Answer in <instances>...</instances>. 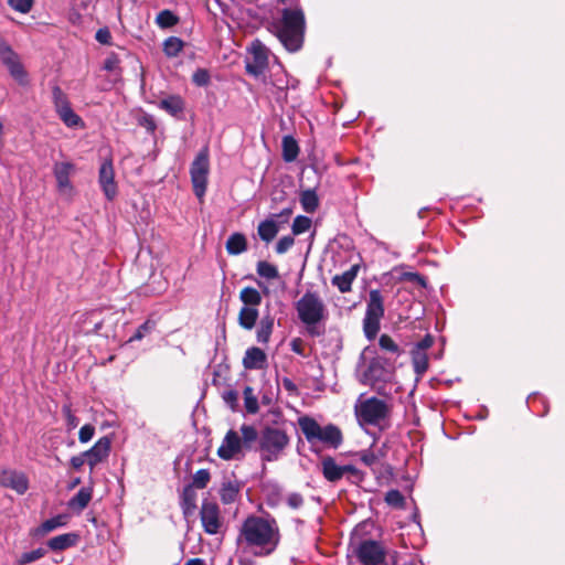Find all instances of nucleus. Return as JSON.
<instances>
[{"label":"nucleus","mask_w":565,"mask_h":565,"mask_svg":"<svg viewBox=\"0 0 565 565\" xmlns=\"http://www.w3.org/2000/svg\"><path fill=\"white\" fill-rule=\"evenodd\" d=\"M311 227V220L308 216L298 215L295 217L291 231L294 235L306 233Z\"/></svg>","instance_id":"c03bdc74"},{"label":"nucleus","mask_w":565,"mask_h":565,"mask_svg":"<svg viewBox=\"0 0 565 565\" xmlns=\"http://www.w3.org/2000/svg\"><path fill=\"white\" fill-rule=\"evenodd\" d=\"M244 406L248 414H256L259 409L258 399L254 394V390L250 386H246L243 392Z\"/></svg>","instance_id":"a19ab883"},{"label":"nucleus","mask_w":565,"mask_h":565,"mask_svg":"<svg viewBox=\"0 0 565 565\" xmlns=\"http://www.w3.org/2000/svg\"><path fill=\"white\" fill-rule=\"evenodd\" d=\"M92 495H93V488L92 487H83L68 501V508L75 512H82L90 502Z\"/></svg>","instance_id":"5701e85b"},{"label":"nucleus","mask_w":565,"mask_h":565,"mask_svg":"<svg viewBox=\"0 0 565 565\" xmlns=\"http://www.w3.org/2000/svg\"><path fill=\"white\" fill-rule=\"evenodd\" d=\"M412 363L417 376H423L428 370V356L422 350H412Z\"/></svg>","instance_id":"473e14b6"},{"label":"nucleus","mask_w":565,"mask_h":565,"mask_svg":"<svg viewBox=\"0 0 565 565\" xmlns=\"http://www.w3.org/2000/svg\"><path fill=\"white\" fill-rule=\"evenodd\" d=\"M110 437L104 436L99 438L90 449L84 451V456H86L90 472L98 463L103 462L108 457L110 452Z\"/></svg>","instance_id":"dca6fc26"},{"label":"nucleus","mask_w":565,"mask_h":565,"mask_svg":"<svg viewBox=\"0 0 565 565\" xmlns=\"http://www.w3.org/2000/svg\"><path fill=\"white\" fill-rule=\"evenodd\" d=\"M95 38L99 43L107 44V43H109V40H110V33L107 29H99L96 32Z\"/></svg>","instance_id":"0e129e2a"},{"label":"nucleus","mask_w":565,"mask_h":565,"mask_svg":"<svg viewBox=\"0 0 565 565\" xmlns=\"http://www.w3.org/2000/svg\"><path fill=\"white\" fill-rule=\"evenodd\" d=\"M225 247L230 255H239L247 249L246 237L242 233H233L227 238Z\"/></svg>","instance_id":"bb28decb"},{"label":"nucleus","mask_w":565,"mask_h":565,"mask_svg":"<svg viewBox=\"0 0 565 565\" xmlns=\"http://www.w3.org/2000/svg\"><path fill=\"white\" fill-rule=\"evenodd\" d=\"M289 445V437L284 429L266 426L259 434L258 451L263 461H276Z\"/></svg>","instance_id":"39448f33"},{"label":"nucleus","mask_w":565,"mask_h":565,"mask_svg":"<svg viewBox=\"0 0 565 565\" xmlns=\"http://www.w3.org/2000/svg\"><path fill=\"white\" fill-rule=\"evenodd\" d=\"M385 502L393 508L403 509L405 505L404 495L396 489H392L385 494Z\"/></svg>","instance_id":"a18cd8bd"},{"label":"nucleus","mask_w":565,"mask_h":565,"mask_svg":"<svg viewBox=\"0 0 565 565\" xmlns=\"http://www.w3.org/2000/svg\"><path fill=\"white\" fill-rule=\"evenodd\" d=\"M384 297L379 289H371L366 301L365 315L363 318V331L369 340L375 339L381 328V320L384 317Z\"/></svg>","instance_id":"0eeeda50"},{"label":"nucleus","mask_w":565,"mask_h":565,"mask_svg":"<svg viewBox=\"0 0 565 565\" xmlns=\"http://www.w3.org/2000/svg\"><path fill=\"white\" fill-rule=\"evenodd\" d=\"M343 466L337 465L332 457H326L321 461V470L323 477L330 482H337L345 475Z\"/></svg>","instance_id":"4be33fe9"},{"label":"nucleus","mask_w":565,"mask_h":565,"mask_svg":"<svg viewBox=\"0 0 565 565\" xmlns=\"http://www.w3.org/2000/svg\"><path fill=\"white\" fill-rule=\"evenodd\" d=\"M295 244L294 236L286 235L278 239L275 246V250L277 254H285L287 253Z\"/></svg>","instance_id":"8fccbe9b"},{"label":"nucleus","mask_w":565,"mask_h":565,"mask_svg":"<svg viewBox=\"0 0 565 565\" xmlns=\"http://www.w3.org/2000/svg\"><path fill=\"white\" fill-rule=\"evenodd\" d=\"M98 182L107 200L113 201L117 195V184L111 161H104L102 163Z\"/></svg>","instance_id":"f3484780"},{"label":"nucleus","mask_w":565,"mask_h":565,"mask_svg":"<svg viewBox=\"0 0 565 565\" xmlns=\"http://www.w3.org/2000/svg\"><path fill=\"white\" fill-rule=\"evenodd\" d=\"M302 503H303V498L301 494L296 493V492L288 494L287 504L290 508L298 509L302 505Z\"/></svg>","instance_id":"13d9d810"},{"label":"nucleus","mask_w":565,"mask_h":565,"mask_svg":"<svg viewBox=\"0 0 565 565\" xmlns=\"http://www.w3.org/2000/svg\"><path fill=\"white\" fill-rule=\"evenodd\" d=\"M67 523V516L64 514H58L53 516L46 521H44L36 530V534L45 535L53 530L64 526Z\"/></svg>","instance_id":"72a5a7b5"},{"label":"nucleus","mask_w":565,"mask_h":565,"mask_svg":"<svg viewBox=\"0 0 565 565\" xmlns=\"http://www.w3.org/2000/svg\"><path fill=\"white\" fill-rule=\"evenodd\" d=\"M244 449L246 448L238 433L230 429L217 449V456L223 460L238 459L243 456Z\"/></svg>","instance_id":"2eb2a0df"},{"label":"nucleus","mask_w":565,"mask_h":565,"mask_svg":"<svg viewBox=\"0 0 565 565\" xmlns=\"http://www.w3.org/2000/svg\"><path fill=\"white\" fill-rule=\"evenodd\" d=\"M119 58L117 55L111 54L104 61V70L108 72H115L118 68Z\"/></svg>","instance_id":"bf43d9fd"},{"label":"nucleus","mask_w":565,"mask_h":565,"mask_svg":"<svg viewBox=\"0 0 565 565\" xmlns=\"http://www.w3.org/2000/svg\"><path fill=\"white\" fill-rule=\"evenodd\" d=\"M254 63L268 66L269 50L258 40L252 43L250 50Z\"/></svg>","instance_id":"c756f323"},{"label":"nucleus","mask_w":565,"mask_h":565,"mask_svg":"<svg viewBox=\"0 0 565 565\" xmlns=\"http://www.w3.org/2000/svg\"><path fill=\"white\" fill-rule=\"evenodd\" d=\"M266 68H267V66L260 65V64H257V63H254V62H248L246 64V72L249 75H252V76H254L256 78H258L262 75H264Z\"/></svg>","instance_id":"4d7b16f0"},{"label":"nucleus","mask_w":565,"mask_h":565,"mask_svg":"<svg viewBox=\"0 0 565 565\" xmlns=\"http://www.w3.org/2000/svg\"><path fill=\"white\" fill-rule=\"evenodd\" d=\"M159 107L175 117L183 113L184 100L179 95H170L159 102Z\"/></svg>","instance_id":"393cba45"},{"label":"nucleus","mask_w":565,"mask_h":565,"mask_svg":"<svg viewBox=\"0 0 565 565\" xmlns=\"http://www.w3.org/2000/svg\"><path fill=\"white\" fill-rule=\"evenodd\" d=\"M192 81L196 86H207L211 81L209 71L205 68H198L192 75Z\"/></svg>","instance_id":"09e8293b"},{"label":"nucleus","mask_w":565,"mask_h":565,"mask_svg":"<svg viewBox=\"0 0 565 565\" xmlns=\"http://www.w3.org/2000/svg\"><path fill=\"white\" fill-rule=\"evenodd\" d=\"M267 356L265 352L256 347L248 348L243 359V365L247 370H260L265 366Z\"/></svg>","instance_id":"aec40b11"},{"label":"nucleus","mask_w":565,"mask_h":565,"mask_svg":"<svg viewBox=\"0 0 565 565\" xmlns=\"http://www.w3.org/2000/svg\"><path fill=\"white\" fill-rule=\"evenodd\" d=\"M387 371L383 367L380 361H372L362 376V383L374 386L376 382L386 381Z\"/></svg>","instance_id":"412c9836"},{"label":"nucleus","mask_w":565,"mask_h":565,"mask_svg":"<svg viewBox=\"0 0 565 565\" xmlns=\"http://www.w3.org/2000/svg\"><path fill=\"white\" fill-rule=\"evenodd\" d=\"M75 170V166L68 161L55 162L53 166L57 191L64 198L71 199L74 194L71 177L74 174Z\"/></svg>","instance_id":"ddd939ff"},{"label":"nucleus","mask_w":565,"mask_h":565,"mask_svg":"<svg viewBox=\"0 0 565 565\" xmlns=\"http://www.w3.org/2000/svg\"><path fill=\"white\" fill-rule=\"evenodd\" d=\"M299 320L306 326L310 335H320L321 330L318 326L328 317L326 305L320 296L312 291H307L295 305Z\"/></svg>","instance_id":"7ed1b4c3"},{"label":"nucleus","mask_w":565,"mask_h":565,"mask_svg":"<svg viewBox=\"0 0 565 565\" xmlns=\"http://www.w3.org/2000/svg\"><path fill=\"white\" fill-rule=\"evenodd\" d=\"M269 31L280 41L288 52H297L302 47L306 19L300 6L284 8L280 17L269 24Z\"/></svg>","instance_id":"f03ea898"},{"label":"nucleus","mask_w":565,"mask_h":565,"mask_svg":"<svg viewBox=\"0 0 565 565\" xmlns=\"http://www.w3.org/2000/svg\"><path fill=\"white\" fill-rule=\"evenodd\" d=\"M156 22L160 28L169 29L179 22V18L170 10H162L158 13Z\"/></svg>","instance_id":"79ce46f5"},{"label":"nucleus","mask_w":565,"mask_h":565,"mask_svg":"<svg viewBox=\"0 0 565 565\" xmlns=\"http://www.w3.org/2000/svg\"><path fill=\"white\" fill-rule=\"evenodd\" d=\"M241 433H242V443L244 444L246 449H249L252 445L258 439L259 435L256 430V428L252 425H242L241 426Z\"/></svg>","instance_id":"ea45409f"},{"label":"nucleus","mask_w":565,"mask_h":565,"mask_svg":"<svg viewBox=\"0 0 565 565\" xmlns=\"http://www.w3.org/2000/svg\"><path fill=\"white\" fill-rule=\"evenodd\" d=\"M355 277L356 269L353 267L350 270L344 271L342 275H335L332 278V285L338 287V289L344 294L351 290V286Z\"/></svg>","instance_id":"c85d7f7f"},{"label":"nucleus","mask_w":565,"mask_h":565,"mask_svg":"<svg viewBox=\"0 0 565 565\" xmlns=\"http://www.w3.org/2000/svg\"><path fill=\"white\" fill-rule=\"evenodd\" d=\"M52 96L55 110L67 127H84L82 118L72 109L67 96L58 86L53 87Z\"/></svg>","instance_id":"9d476101"},{"label":"nucleus","mask_w":565,"mask_h":565,"mask_svg":"<svg viewBox=\"0 0 565 565\" xmlns=\"http://www.w3.org/2000/svg\"><path fill=\"white\" fill-rule=\"evenodd\" d=\"M300 204L305 212L313 213L319 206V199L315 190H305L300 194Z\"/></svg>","instance_id":"f704fd0d"},{"label":"nucleus","mask_w":565,"mask_h":565,"mask_svg":"<svg viewBox=\"0 0 565 565\" xmlns=\"http://www.w3.org/2000/svg\"><path fill=\"white\" fill-rule=\"evenodd\" d=\"M299 147L295 138L285 136L282 138V158L286 162H292L297 159Z\"/></svg>","instance_id":"2f4dec72"},{"label":"nucleus","mask_w":565,"mask_h":565,"mask_svg":"<svg viewBox=\"0 0 565 565\" xmlns=\"http://www.w3.org/2000/svg\"><path fill=\"white\" fill-rule=\"evenodd\" d=\"M183 49V41L177 36H170L163 42V52L168 57H175Z\"/></svg>","instance_id":"4c0bfd02"},{"label":"nucleus","mask_w":565,"mask_h":565,"mask_svg":"<svg viewBox=\"0 0 565 565\" xmlns=\"http://www.w3.org/2000/svg\"><path fill=\"white\" fill-rule=\"evenodd\" d=\"M355 416L360 425L380 426L390 414L387 403L377 397L360 395L355 403Z\"/></svg>","instance_id":"423d86ee"},{"label":"nucleus","mask_w":565,"mask_h":565,"mask_svg":"<svg viewBox=\"0 0 565 565\" xmlns=\"http://www.w3.org/2000/svg\"><path fill=\"white\" fill-rule=\"evenodd\" d=\"M181 509L185 518L192 515L196 509V493L192 486L184 487L182 491Z\"/></svg>","instance_id":"a878e982"},{"label":"nucleus","mask_w":565,"mask_h":565,"mask_svg":"<svg viewBox=\"0 0 565 565\" xmlns=\"http://www.w3.org/2000/svg\"><path fill=\"white\" fill-rule=\"evenodd\" d=\"M274 320L270 317L262 319L257 329V341L259 343H267L273 332Z\"/></svg>","instance_id":"e433bc0d"},{"label":"nucleus","mask_w":565,"mask_h":565,"mask_svg":"<svg viewBox=\"0 0 565 565\" xmlns=\"http://www.w3.org/2000/svg\"><path fill=\"white\" fill-rule=\"evenodd\" d=\"M185 565H205V563L201 558H191L185 563Z\"/></svg>","instance_id":"774afa93"},{"label":"nucleus","mask_w":565,"mask_h":565,"mask_svg":"<svg viewBox=\"0 0 565 565\" xmlns=\"http://www.w3.org/2000/svg\"><path fill=\"white\" fill-rule=\"evenodd\" d=\"M211 475L206 469L198 470L192 478V488L204 489L210 482Z\"/></svg>","instance_id":"49530a36"},{"label":"nucleus","mask_w":565,"mask_h":565,"mask_svg":"<svg viewBox=\"0 0 565 565\" xmlns=\"http://www.w3.org/2000/svg\"><path fill=\"white\" fill-rule=\"evenodd\" d=\"M434 343V338L430 334H426L418 343H416L413 350H422L426 352Z\"/></svg>","instance_id":"680f3d73"},{"label":"nucleus","mask_w":565,"mask_h":565,"mask_svg":"<svg viewBox=\"0 0 565 565\" xmlns=\"http://www.w3.org/2000/svg\"><path fill=\"white\" fill-rule=\"evenodd\" d=\"M265 85L268 86L271 94L276 96L277 100L286 98V90L289 87V79L288 75L282 70V67H279L277 72H274L269 79H265Z\"/></svg>","instance_id":"6ab92c4d"},{"label":"nucleus","mask_w":565,"mask_h":565,"mask_svg":"<svg viewBox=\"0 0 565 565\" xmlns=\"http://www.w3.org/2000/svg\"><path fill=\"white\" fill-rule=\"evenodd\" d=\"M78 541L76 533H65L54 536L47 541V546L52 551H64L74 546Z\"/></svg>","instance_id":"b1692460"},{"label":"nucleus","mask_w":565,"mask_h":565,"mask_svg":"<svg viewBox=\"0 0 565 565\" xmlns=\"http://www.w3.org/2000/svg\"><path fill=\"white\" fill-rule=\"evenodd\" d=\"M359 456L360 460L370 468H373L379 462V457L371 450H363Z\"/></svg>","instance_id":"5fc2aeb1"},{"label":"nucleus","mask_w":565,"mask_h":565,"mask_svg":"<svg viewBox=\"0 0 565 565\" xmlns=\"http://www.w3.org/2000/svg\"><path fill=\"white\" fill-rule=\"evenodd\" d=\"M298 425L309 444L320 441L331 448H338L342 444V433L333 424L321 427L312 417L302 416L299 417Z\"/></svg>","instance_id":"20e7f679"},{"label":"nucleus","mask_w":565,"mask_h":565,"mask_svg":"<svg viewBox=\"0 0 565 565\" xmlns=\"http://www.w3.org/2000/svg\"><path fill=\"white\" fill-rule=\"evenodd\" d=\"M238 395L235 391L230 390L223 393V399L224 402L234 409L236 403H237Z\"/></svg>","instance_id":"052dcab7"},{"label":"nucleus","mask_w":565,"mask_h":565,"mask_svg":"<svg viewBox=\"0 0 565 565\" xmlns=\"http://www.w3.org/2000/svg\"><path fill=\"white\" fill-rule=\"evenodd\" d=\"M239 491V486L235 481H227L222 484L220 490L221 500L223 503L228 504L235 501Z\"/></svg>","instance_id":"c9c22d12"},{"label":"nucleus","mask_w":565,"mask_h":565,"mask_svg":"<svg viewBox=\"0 0 565 565\" xmlns=\"http://www.w3.org/2000/svg\"><path fill=\"white\" fill-rule=\"evenodd\" d=\"M46 554L43 547L35 548L30 552L22 553L15 561L17 565H26L42 558Z\"/></svg>","instance_id":"37998d69"},{"label":"nucleus","mask_w":565,"mask_h":565,"mask_svg":"<svg viewBox=\"0 0 565 565\" xmlns=\"http://www.w3.org/2000/svg\"><path fill=\"white\" fill-rule=\"evenodd\" d=\"M294 213L291 205L284 207L278 213H271L267 218L258 224L257 233L263 242H271L278 234L281 226L288 223Z\"/></svg>","instance_id":"1a4fd4ad"},{"label":"nucleus","mask_w":565,"mask_h":565,"mask_svg":"<svg viewBox=\"0 0 565 565\" xmlns=\"http://www.w3.org/2000/svg\"><path fill=\"white\" fill-rule=\"evenodd\" d=\"M239 300L244 303L243 307L257 308L262 302V294L253 287H245L239 292Z\"/></svg>","instance_id":"7c9ffc66"},{"label":"nucleus","mask_w":565,"mask_h":565,"mask_svg":"<svg viewBox=\"0 0 565 565\" xmlns=\"http://www.w3.org/2000/svg\"><path fill=\"white\" fill-rule=\"evenodd\" d=\"M256 271L260 277L266 279H276L279 277L277 267L266 260H259L257 263Z\"/></svg>","instance_id":"58836bf2"},{"label":"nucleus","mask_w":565,"mask_h":565,"mask_svg":"<svg viewBox=\"0 0 565 565\" xmlns=\"http://www.w3.org/2000/svg\"><path fill=\"white\" fill-rule=\"evenodd\" d=\"M34 0H8L9 6L20 12L28 13L31 11Z\"/></svg>","instance_id":"3c124183"},{"label":"nucleus","mask_w":565,"mask_h":565,"mask_svg":"<svg viewBox=\"0 0 565 565\" xmlns=\"http://www.w3.org/2000/svg\"><path fill=\"white\" fill-rule=\"evenodd\" d=\"M259 317L258 308L242 307L238 313V323L243 329L252 330Z\"/></svg>","instance_id":"cd10ccee"},{"label":"nucleus","mask_w":565,"mask_h":565,"mask_svg":"<svg viewBox=\"0 0 565 565\" xmlns=\"http://www.w3.org/2000/svg\"><path fill=\"white\" fill-rule=\"evenodd\" d=\"M200 516L205 533L210 535L220 533L223 521L216 502L204 499L200 510Z\"/></svg>","instance_id":"f8f14e48"},{"label":"nucleus","mask_w":565,"mask_h":565,"mask_svg":"<svg viewBox=\"0 0 565 565\" xmlns=\"http://www.w3.org/2000/svg\"><path fill=\"white\" fill-rule=\"evenodd\" d=\"M280 530L274 518L248 516L242 524L238 544L258 557L271 555L280 543Z\"/></svg>","instance_id":"f257e3e1"},{"label":"nucleus","mask_w":565,"mask_h":565,"mask_svg":"<svg viewBox=\"0 0 565 565\" xmlns=\"http://www.w3.org/2000/svg\"><path fill=\"white\" fill-rule=\"evenodd\" d=\"M154 326L156 323L152 320L145 321L141 326L138 327L135 334L129 339V342L142 340L154 329Z\"/></svg>","instance_id":"de8ad7c7"},{"label":"nucleus","mask_w":565,"mask_h":565,"mask_svg":"<svg viewBox=\"0 0 565 565\" xmlns=\"http://www.w3.org/2000/svg\"><path fill=\"white\" fill-rule=\"evenodd\" d=\"M354 554L363 565H380L385 558L384 548L379 542L373 540L361 542L354 548Z\"/></svg>","instance_id":"4468645a"},{"label":"nucleus","mask_w":565,"mask_h":565,"mask_svg":"<svg viewBox=\"0 0 565 565\" xmlns=\"http://www.w3.org/2000/svg\"><path fill=\"white\" fill-rule=\"evenodd\" d=\"M379 345L381 347V349H383L385 351H388V352H392L394 354H398V352H399L398 345L387 334H382L380 337Z\"/></svg>","instance_id":"603ef678"},{"label":"nucleus","mask_w":565,"mask_h":565,"mask_svg":"<svg viewBox=\"0 0 565 565\" xmlns=\"http://www.w3.org/2000/svg\"><path fill=\"white\" fill-rule=\"evenodd\" d=\"M0 60L9 70L11 76L20 85H25L28 83L26 72L24 71L18 54L2 36H0Z\"/></svg>","instance_id":"9b49d317"},{"label":"nucleus","mask_w":565,"mask_h":565,"mask_svg":"<svg viewBox=\"0 0 565 565\" xmlns=\"http://www.w3.org/2000/svg\"><path fill=\"white\" fill-rule=\"evenodd\" d=\"M63 415L66 419V427L68 430L76 428L79 424V419L73 414L70 405H64L62 408Z\"/></svg>","instance_id":"864d4df0"},{"label":"nucleus","mask_w":565,"mask_h":565,"mask_svg":"<svg viewBox=\"0 0 565 565\" xmlns=\"http://www.w3.org/2000/svg\"><path fill=\"white\" fill-rule=\"evenodd\" d=\"M281 383H282L284 388L287 392H289L290 394H297L298 393L297 385L290 379L284 377Z\"/></svg>","instance_id":"338daca9"},{"label":"nucleus","mask_w":565,"mask_h":565,"mask_svg":"<svg viewBox=\"0 0 565 565\" xmlns=\"http://www.w3.org/2000/svg\"><path fill=\"white\" fill-rule=\"evenodd\" d=\"M94 433H95V428L94 426L87 424V425H84L81 429H79V433H78V439L82 444H85V443H88L93 436H94Z\"/></svg>","instance_id":"6e6d98bb"},{"label":"nucleus","mask_w":565,"mask_h":565,"mask_svg":"<svg viewBox=\"0 0 565 565\" xmlns=\"http://www.w3.org/2000/svg\"><path fill=\"white\" fill-rule=\"evenodd\" d=\"M0 484L14 490L18 494H23L29 489L26 476L13 469H4L1 471Z\"/></svg>","instance_id":"a211bd4d"},{"label":"nucleus","mask_w":565,"mask_h":565,"mask_svg":"<svg viewBox=\"0 0 565 565\" xmlns=\"http://www.w3.org/2000/svg\"><path fill=\"white\" fill-rule=\"evenodd\" d=\"M210 169L209 150L203 148L191 163L190 174L194 194L201 200L206 191Z\"/></svg>","instance_id":"6e6552de"},{"label":"nucleus","mask_w":565,"mask_h":565,"mask_svg":"<svg viewBox=\"0 0 565 565\" xmlns=\"http://www.w3.org/2000/svg\"><path fill=\"white\" fill-rule=\"evenodd\" d=\"M70 463L75 470H79L84 463H87L86 456H84V452L78 456H73Z\"/></svg>","instance_id":"e2e57ef3"},{"label":"nucleus","mask_w":565,"mask_h":565,"mask_svg":"<svg viewBox=\"0 0 565 565\" xmlns=\"http://www.w3.org/2000/svg\"><path fill=\"white\" fill-rule=\"evenodd\" d=\"M405 278L409 281H414V282L420 285L422 287L426 286V279L417 273H407V274H405Z\"/></svg>","instance_id":"69168bd1"}]
</instances>
